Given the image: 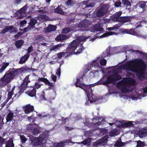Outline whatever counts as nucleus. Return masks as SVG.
<instances>
[{
  "mask_svg": "<svg viewBox=\"0 0 147 147\" xmlns=\"http://www.w3.org/2000/svg\"><path fill=\"white\" fill-rule=\"evenodd\" d=\"M61 46V44H59L56 45L52 46L51 49V51H56L58 49H60V47Z\"/></svg>",
  "mask_w": 147,
  "mask_h": 147,
  "instance_id": "obj_34",
  "label": "nucleus"
},
{
  "mask_svg": "<svg viewBox=\"0 0 147 147\" xmlns=\"http://www.w3.org/2000/svg\"><path fill=\"white\" fill-rule=\"evenodd\" d=\"M133 121H129L124 123H122L121 125L122 127H133L134 124L132 123Z\"/></svg>",
  "mask_w": 147,
  "mask_h": 147,
  "instance_id": "obj_26",
  "label": "nucleus"
},
{
  "mask_svg": "<svg viewBox=\"0 0 147 147\" xmlns=\"http://www.w3.org/2000/svg\"><path fill=\"white\" fill-rule=\"evenodd\" d=\"M108 11L107 6L106 5H103L97 11L96 16L98 17H102L107 13Z\"/></svg>",
  "mask_w": 147,
  "mask_h": 147,
  "instance_id": "obj_6",
  "label": "nucleus"
},
{
  "mask_svg": "<svg viewBox=\"0 0 147 147\" xmlns=\"http://www.w3.org/2000/svg\"><path fill=\"white\" fill-rule=\"evenodd\" d=\"M5 139L0 136V147H3V145L5 144Z\"/></svg>",
  "mask_w": 147,
  "mask_h": 147,
  "instance_id": "obj_47",
  "label": "nucleus"
},
{
  "mask_svg": "<svg viewBox=\"0 0 147 147\" xmlns=\"http://www.w3.org/2000/svg\"><path fill=\"white\" fill-rule=\"evenodd\" d=\"M93 6V3H89L88 4L85 5V7L84 8V7L83 8V9H84L86 10V8H88V7H92Z\"/></svg>",
  "mask_w": 147,
  "mask_h": 147,
  "instance_id": "obj_59",
  "label": "nucleus"
},
{
  "mask_svg": "<svg viewBox=\"0 0 147 147\" xmlns=\"http://www.w3.org/2000/svg\"><path fill=\"white\" fill-rule=\"evenodd\" d=\"M134 29H131L129 30H126V32L127 34H129L131 35H136L137 33L134 30Z\"/></svg>",
  "mask_w": 147,
  "mask_h": 147,
  "instance_id": "obj_35",
  "label": "nucleus"
},
{
  "mask_svg": "<svg viewBox=\"0 0 147 147\" xmlns=\"http://www.w3.org/2000/svg\"><path fill=\"white\" fill-rule=\"evenodd\" d=\"M67 36L63 34H60L55 38V40L58 41H61L64 40L66 38Z\"/></svg>",
  "mask_w": 147,
  "mask_h": 147,
  "instance_id": "obj_21",
  "label": "nucleus"
},
{
  "mask_svg": "<svg viewBox=\"0 0 147 147\" xmlns=\"http://www.w3.org/2000/svg\"><path fill=\"white\" fill-rule=\"evenodd\" d=\"M93 28L94 30L96 31H101L103 30V28L101 27L100 24L99 23L95 24Z\"/></svg>",
  "mask_w": 147,
  "mask_h": 147,
  "instance_id": "obj_28",
  "label": "nucleus"
},
{
  "mask_svg": "<svg viewBox=\"0 0 147 147\" xmlns=\"http://www.w3.org/2000/svg\"><path fill=\"white\" fill-rule=\"evenodd\" d=\"M57 28L56 26L54 25H49V26L46 28V31L47 32H51V31H55Z\"/></svg>",
  "mask_w": 147,
  "mask_h": 147,
  "instance_id": "obj_24",
  "label": "nucleus"
},
{
  "mask_svg": "<svg viewBox=\"0 0 147 147\" xmlns=\"http://www.w3.org/2000/svg\"><path fill=\"white\" fill-rule=\"evenodd\" d=\"M72 27H66L63 28L62 30V32L63 33L66 34L74 30V29Z\"/></svg>",
  "mask_w": 147,
  "mask_h": 147,
  "instance_id": "obj_33",
  "label": "nucleus"
},
{
  "mask_svg": "<svg viewBox=\"0 0 147 147\" xmlns=\"http://www.w3.org/2000/svg\"><path fill=\"white\" fill-rule=\"evenodd\" d=\"M125 144V142H123L121 141H117L115 143V146L116 147H121L124 146V144Z\"/></svg>",
  "mask_w": 147,
  "mask_h": 147,
  "instance_id": "obj_37",
  "label": "nucleus"
},
{
  "mask_svg": "<svg viewBox=\"0 0 147 147\" xmlns=\"http://www.w3.org/2000/svg\"><path fill=\"white\" fill-rule=\"evenodd\" d=\"M122 2L124 6L127 7H130L131 6V4L128 0H122Z\"/></svg>",
  "mask_w": 147,
  "mask_h": 147,
  "instance_id": "obj_36",
  "label": "nucleus"
},
{
  "mask_svg": "<svg viewBox=\"0 0 147 147\" xmlns=\"http://www.w3.org/2000/svg\"><path fill=\"white\" fill-rule=\"evenodd\" d=\"M20 138L22 144L25 143L28 140V139L26 138L24 135H20Z\"/></svg>",
  "mask_w": 147,
  "mask_h": 147,
  "instance_id": "obj_43",
  "label": "nucleus"
},
{
  "mask_svg": "<svg viewBox=\"0 0 147 147\" xmlns=\"http://www.w3.org/2000/svg\"><path fill=\"white\" fill-rule=\"evenodd\" d=\"M130 21V18L128 16H121L119 19V22L122 25L124 23L128 22Z\"/></svg>",
  "mask_w": 147,
  "mask_h": 147,
  "instance_id": "obj_13",
  "label": "nucleus"
},
{
  "mask_svg": "<svg viewBox=\"0 0 147 147\" xmlns=\"http://www.w3.org/2000/svg\"><path fill=\"white\" fill-rule=\"evenodd\" d=\"M113 76L114 78L115 83L116 81L120 80L122 78L121 76L118 74H116Z\"/></svg>",
  "mask_w": 147,
  "mask_h": 147,
  "instance_id": "obj_45",
  "label": "nucleus"
},
{
  "mask_svg": "<svg viewBox=\"0 0 147 147\" xmlns=\"http://www.w3.org/2000/svg\"><path fill=\"white\" fill-rule=\"evenodd\" d=\"M14 117L13 113L9 112L7 115L6 119V122L11 121Z\"/></svg>",
  "mask_w": 147,
  "mask_h": 147,
  "instance_id": "obj_22",
  "label": "nucleus"
},
{
  "mask_svg": "<svg viewBox=\"0 0 147 147\" xmlns=\"http://www.w3.org/2000/svg\"><path fill=\"white\" fill-rule=\"evenodd\" d=\"M106 81H104L103 80V78H101L100 80L97 83V85L102 84L106 86V84H105Z\"/></svg>",
  "mask_w": 147,
  "mask_h": 147,
  "instance_id": "obj_46",
  "label": "nucleus"
},
{
  "mask_svg": "<svg viewBox=\"0 0 147 147\" xmlns=\"http://www.w3.org/2000/svg\"><path fill=\"white\" fill-rule=\"evenodd\" d=\"M105 81V84H106V86H107L108 84L115 83L114 78L113 76H108Z\"/></svg>",
  "mask_w": 147,
  "mask_h": 147,
  "instance_id": "obj_14",
  "label": "nucleus"
},
{
  "mask_svg": "<svg viewBox=\"0 0 147 147\" xmlns=\"http://www.w3.org/2000/svg\"><path fill=\"white\" fill-rule=\"evenodd\" d=\"M147 3V1H140L138 2V4L140 8L142 9L143 10H144L146 6V4Z\"/></svg>",
  "mask_w": 147,
  "mask_h": 147,
  "instance_id": "obj_32",
  "label": "nucleus"
},
{
  "mask_svg": "<svg viewBox=\"0 0 147 147\" xmlns=\"http://www.w3.org/2000/svg\"><path fill=\"white\" fill-rule=\"evenodd\" d=\"M84 40V37L82 36H80L77 37L76 40H73L71 42L69 46L74 51L78 47V45L80 44V46L82 45L83 43H81Z\"/></svg>",
  "mask_w": 147,
  "mask_h": 147,
  "instance_id": "obj_3",
  "label": "nucleus"
},
{
  "mask_svg": "<svg viewBox=\"0 0 147 147\" xmlns=\"http://www.w3.org/2000/svg\"><path fill=\"white\" fill-rule=\"evenodd\" d=\"M24 42V41L23 40H18L16 42L15 45L18 48H20L23 45Z\"/></svg>",
  "mask_w": 147,
  "mask_h": 147,
  "instance_id": "obj_30",
  "label": "nucleus"
},
{
  "mask_svg": "<svg viewBox=\"0 0 147 147\" xmlns=\"http://www.w3.org/2000/svg\"><path fill=\"white\" fill-rule=\"evenodd\" d=\"M80 48L79 49H78L77 50V51L76 52H75V50L73 52V53H72L71 54H73L74 53H75L76 55H78L82 52V51L84 49V47L82 45L81 46Z\"/></svg>",
  "mask_w": 147,
  "mask_h": 147,
  "instance_id": "obj_41",
  "label": "nucleus"
},
{
  "mask_svg": "<svg viewBox=\"0 0 147 147\" xmlns=\"http://www.w3.org/2000/svg\"><path fill=\"white\" fill-rule=\"evenodd\" d=\"M13 26H6L5 28L3 29L1 32V34H5L7 32L13 30Z\"/></svg>",
  "mask_w": 147,
  "mask_h": 147,
  "instance_id": "obj_20",
  "label": "nucleus"
},
{
  "mask_svg": "<svg viewBox=\"0 0 147 147\" xmlns=\"http://www.w3.org/2000/svg\"><path fill=\"white\" fill-rule=\"evenodd\" d=\"M144 146V142L139 140L137 141V147H142Z\"/></svg>",
  "mask_w": 147,
  "mask_h": 147,
  "instance_id": "obj_50",
  "label": "nucleus"
},
{
  "mask_svg": "<svg viewBox=\"0 0 147 147\" xmlns=\"http://www.w3.org/2000/svg\"><path fill=\"white\" fill-rule=\"evenodd\" d=\"M29 56V55L27 54L21 58L20 60L19 61V63L21 64H22L25 63L27 60Z\"/></svg>",
  "mask_w": 147,
  "mask_h": 147,
  "instance_id": "obj_19",
  "label": "nucleus"
},
{
  "mask_svg": "<svg viewBox=\"0 0 147 147\" xmlns=\"http://www.w3.org/2000/svg\"><path fill=\"white\" fill-rule=\"evenodd\" d=\"M61 6H58L54 10L55 12L56 13L63 15L64 12L63 11V10L61 7Z\"/></svg>",
  "mask_w": 147,
  "mask_h": 147,
  "instance_id": "obj_29",
  "label": "nucleus"
},
{
  "mask_svg": "<svg viewBox=\"0 0 147 147\" xmlns=\"http://www.w3.org/2000/svg\"><path fill=\"white\" fill-rule=\"evenodd\" d=\"M105 138L101 139H100L93 143L94 146L95 147H97L100 146L101 144L103 143L105 140H104Z\"/></svg>",
  "mask_w": 147,
  "mask_h": 147,
  "instance_id": "obj_18",
  "label": "nucleus"
},
{
  "mask_svg": "<svg viewBox=\"0 0 147 147\" xmlns=\"http://www.w3.org/2000/svg\"><path fill=\"white\" fill-rule=\"evenodd\" d=\"M117 132L116 130H113L109 133V135L110 136H113L115 135Z\"/></svg>",
  "mask_w": 147,
  "mask_h": 147,
  "instance_id": "obj_55",
  "label": "nucleus"
},
{
  "mask_svg": "<svg viewBox=\"0 0 147 147\" xmlns=\"http://www.w3.org/2000/svg\"><path fill=\"white\" fill-rule=\"evenodd\" d=\"M41 81L44 82L46 85H48L50 87H49V89H52L54 86L52 83L50 82L47 78H40L38 80V82H39Z\"/></svg>",
  "mask_w": 147,
  "mask_h": 147,
  "instance_id": "obj_10",
  "label": "nucleus"
},
{
  "mask_svg": "<svg viewBox=\"0 0 147 147\" xmlns=\"http://www.w3.org/2000/svg\"><path fill=\"white\" fill-rule=\"evenodd\" d=\"M122 12L121 11L116 12L113 15L112 20L114 21L119 22L120 18L121 17L120 16Z\"/></svg>",
  "mask_w": 147,
  "mask_h": 147,
  "instance_id": "obj_12",
  "label": "nucleus"
},
{
  "mask_svg": "<svg viewBox=\"0 0 147 147\" xmlns=\"http://www.w3.org/2000/svg\"><path fill=\"white\" fill-rule=\"evenodd\" d=\"M92 65L94 67H98L99 65L98 63L96 61H93Z\"/></svg>",
  "mask_w": 147,
  "mask_h": 147,
  "instance_id": "obj_61",
  "label": "nucleus"
},
{
  "mask_svg": "<svg viewBox=\"0 0 147 147\" xmlns=\"http://www.w3.org/2000/svg\"><path fill=\"white\" fill-rule=\"evenodd\" d=\"M82 77L80 78H77V81L75 83V85L76 87H79L84 90L86 92H91L92 90L91 87L90 85H85L84 84L83 82L80 80Z\"/></svg>",
  "mask_w": 147,
  "mask_h": 147,
  "instance_id": "obj_4",
  "label": "nucleus"
},
{
  "mask_svg": "<svg viewBox=\"0 0 147 147\" xmlns=\"http://www.w3.org/2000/svg\"><path fill=\"white\" fill-rule=\"evenodd\" d=\"M92 89L91 92L88 91V92H86L88 100L91 103L95 102L96 100H98L97 97L92 94Z\"/></svg>",
  "mask_w": 147,
  "mask_h": 147,
  "instance_id": "obj_9",
  "label": "nucleus"
},
{
  "mask_svg": "<svg viewBox=\"0 0 147 147\" xmlns=\"http://www.w3.org/2000/svg\"><path fill=\"white\" fill-rule=\"evenodd\" d=\"M99 36V33H97L94 35V36L91 39L90 41H92V42H93L95 39L97 38Z\"/></svg>",
  "mask_w": 147,
  "mask_h": 147,
  "instance_id": "obj_64",
  "label": "nucleus"
},
{
  "mask_svg": "<svg viewBox=\"0 0 147 147\" xmlns=\"http://www.w3.org/2000/svg\"><path fill=\"white\" fill-rule=\"evenodd\" d=\"M32 134L33 135H35L39 134L40 132L39 129L36 128H34L32 131Z\"/></svg>",
  "mask_w": 147,
  "mask_h": 147,
  "instance_id": "obj_51",
  "label": "nucleus"
},
{
  "mask_svg": "<svg viewBox=\"0 0 147 147\" xmlns=\"http://www.w3.org/2000/svg\"><path fill=\"white\" fill-rule=\"evenodd\" d=\"M115 33L114 32L109 31L106 32L100 36V38L105 37L110 35H113Z\"/></svg>",
  "mask_w": 147,
  "mask_h": 147,
  "instance_id": "obj_38",
  "label": "nucleus"
},
{
  "mask_svg": "<svg viewBox=\"0 0 147 147\" xmlns=\"http://www.w3.org/2000/svg\"><path fill=\"white\" fill-rule=\"evenodd\" d=\"M70 140H65L63 142H61L58 143L56 145L55 144V147H62L64 146L63 144L66 143L70 142Z\"/></svg>",
  "mask_w": 147,
  "mask_h": 147,
  "instance_id": "obj_31",
  "label": "nucleus"
},
{
  "mask_svg": "<svg viewBox=\"0 0 147 147\" xmlns=\"http://www.w3.org/2000/svg\"><path fill=\"white\" fill-rule=\"evenodd\" d=\"M9 65V63L7 62L5 63V64L2 66L0 69V73H2L5 70L7 67Z\"/></svg>",
  "mask_w": 147,
  "mask_h": 147,
  "instance_id": "obj_42",
  "label": "nucleus"
},
{
  "mask_svg": "<svg viewBox=\"0 0 147 147\" xmlns=\"http://www.w3.org/2000/svg\"><path fill=\"white\" fill-rule=\"evenodd\" d=\"M29 76L28 75L26 76L23 81V82L21 84V85L19 87V88L20 90L18 93L19 94H21L24 91L26 90L28 87V84L30 82L29 78Z\"/></svg>",
  "mask_w": 147,
  "mask_h": 147,
  "instance_id": "obj_5",
  "label": "nucleus"
},
{
  "mask_svg": "<svg viewBox=\"0 0 147 147\" xmlns=\"http://www.w3.org/2000/svg\"><path fill=\"white\" fill-rule=\"evenodd\" d=\"M139 134L141 137H143L147 135V128L144 129L140 130L139 131Z\"/></svg>",
  "mask_w": 147,
  "mask_h": 147,
  "instance_id": "obj_25",
  "label": "nucleus"
},
{
  "mask_svg": "<svg viewBox=\"0 0 147 147\" xmlns=\"http://www.w3.org/2000/svg\"><path fill=\"white\" fill-rule=\"evenodd\" d=\"M122 25V24L120 22V23H118L117 24H115L114 25L113 27H114V29H117L118 28L120 27Z\"/></svg>",
  "mask_w": 147,
  "mask_h": 147,
  "instance_id": "obj_62",
  "label": "nucleus"
},
{
  "mask_svg": "<svg viewBox=\"0 0 147 147\" xmlns=\"http://www.w3.org/2000/svg\"><path fill=\"white\" fill-rule=\"evenodd\" d=\"M39 17L40 18L44 21L47 20L48 19V17L45 15H40Z\"/></svg>",
  "mask_w": 147,
  "mask_h": 147,
  "instance_id": "obj_53",
  "label": "nucleus"
},
{
  "mask_svg": "<svg viewBox=\"0 0 147 147\" xmlns=\"http://www.w3.org/2000/svg\"><path fill=\"white\" fill-rule=\"evenodd\" d=\"M14 93H13L11 92H8V94L7 95V98L6 99L8 101L10 100L12 98V95Z\"/></svg>",
  "mask_w": 147,
  "mask_h": 147,
  "instance_id": "obj_54",
  "label": "nucleus"
},
{
  "mask_svg": "<svg viewBox=\"0 0 147 147\" xmlns=\"http://www.w3.org/2000/svg\"><path fill=\"white\" fill-rule=\"evenodd\" d=\"M42 85V84H40L39 82H36L33 88H34L35 90L36 89H38Z\"/></svg>",
  "mask_w": 147,
  "mask_h": 147,
  "instance_id": "obj_48",
  "label": "nucleus"
},
{
  "mask_svg": "<svg viewBox=\"0 0 147 147\" xmlns=\"http://www.w3.org/2000/svg\"><path fill=\"white\" fill-rule=\"evenodd\" d=\"M26 70L25 67H22L20 68L16 69L17 74L18 75L19 74L22 73V72Z\"/></svg>",
  "mask_w": 147,
  "mask_h": 147,
  "instance_id": "obj_40",
  "label": "nucleus"
},
{
  "mask_svg": "<svg viewBox=\"0 0 147 147\" xmlns=\"http://www.w3.org/2000/svg\"><path fill=\"white\" fill-rule=\"evenodd\" d=\"M109 50H110V49L109 50L107 49L105 52H103L102 56L103 57H105L110 55V52L109 51Z\"/></svg>",
  "mask_w": 147,
  "mask_h": 147,
  "instance_id": "obj_44",
  "label": "nucleus"
},
{
  "mask_svg": "<svg viewBox=\"0 0 147 147\" xmlns=\"http://www.w3.org/2000/svg\"><path fill=\"white\" fill-rule=\"evenodd\" d=\"M37 23V20L34 18H31L29 26L32 29L35 28L34 25Z\"/></svg>",
  "mask_w": 147,
  "mask_h": 147,
  "instance_id": "obj_17",
  "label": "nucleus"
},
{
  "mask_svg": "<svg viewBox=\"0 0 147 147\" xmlns=\"http://www.w3.org/2000/svg\"><path fill=\"white\" fill-rule=\"evenodd\" d=\"M48 136V135L47 134L45 133H43L40 135L38 138H39L40 139V140L42 141V143L43 142H46Z\"/></svg>",
  "mask_w": 147,
  "mask_h": 147,
  "instance_id": "obj_23",
  "label": "nucleus"
},
{
  "mask_svg": "<svg viewBox=\"0 0 147 147\" xmlns=\"http://www.w3.org/2000/svg\"><path fill=\"white\" fill-rule=\"evenodd\" d=\"M61 65H60V67L57 70V72L56 73V74L57 75V76L58 77H59L61 75Z\"/></svg>",
  "mask_w": 147,
  "mask_h": 147,
  "instance_id": "obj_58",
  "label": "nucleus"
},
{
  "mask_svg": "<svg viewBox=\"0 0 147 147\" xmlns=\"http://www.w3.org/2000/svg\"><path fill=\"white\" fill-rule=\"evenodd\" d=\"M36 90L33 88L32 90H30L26 91L25 93L29 96L33 97L36 96Z\"/></svg>",
  "mask_w": 147,
  "mask_h": 147,
  "instance_id": "obj_15",
  "label": "nucleus"
},
{
  "mask_svg": "<svg viewBox=\"0 0 147 147\" xmlns=\"http://www.w3.org/2000/svg\"><path fill=\"white\" fill-rule=\"evenodd\" d=\"M129 69L132 72L136 73V76L139 79L145 78L144 72L146 66L144 61L141 59H136L132 64H129Z\"/></svg>",
  "mask_w": 147,
  "mask_h": 147,
  "instance_id": "obj_1",
  "label": "nucleus"
},
{
  "mask_svg": "<svg viewBox=\"0 0 147 147\" xmlns=\"http://www.w3.org/2000/svg\"><path fill=\"white\" fill-rule=\"evenodd\" d=\"M142 90L143 92V93L142 94H141L138 96L139 97L140 96L144 97L146 96V94L147 93V87H145L142 88Z\"/></svg>",
  "mask_w": 147,
  "mask_h": 147,
  "instance_id": "obj_39",
  "label": "nucleus"
},
{
  "mask_svg": "<svg viewBox=\"0 0 147 147\" xmlns=\"http://www.w3.org/2000/svg\"><path fill=\"white\" fill-rule=\"evenodd\" d=\"M90 23L91 22L90 21L85 19L80 22L78 25V27L79 28H87Z\"/></svg>",
  "mask_w": 147,
  "mask_h": 147,
  "instance_id": "obj_11",
  "label": "nucleus"
},
{
  "mask_svg": "<svg viewBox=\"0 0 147 147\" xmlns=\"http://www.w3.org/2000/svg\"><path fill=\"white\" fill-rule=\"evenodd\" d=\"M40 98L42 100H47L46 98L45 97V92H43L42 94L40 96Z\"/></svg>",
  "mask_w": 147,
  "mask_h": 147,
  "instance_id": "obj_52",
  "label": "nucleus"
},
{
  "mask_svg": "<svg viewBox=\"0 0 147 147\" xmlns=\"http://www.w3.org/2000/svg\"><path fill=\"white\" fill-rule=\"evenodd\" d=\"M105 121H106L105 119L104 118H102L101 121L97 122L96 123L97 124V125L99 126L101 124H104Z\"/></svg>",
  "mask_w": 147,
  "mask_h": 147,
  "instance_id": "obj_56",
  "label": "nucleus"
},
{
  "mask_svg": "<svg viewBox=\"0 0 147 147\" xmlns=\"http://www.w3.org/2000/svg\"><path fill=\"white\" fill-rule=\"evenodd\" d=\"M74 52V51L72 50V49L69 46L67 48L65 51L60 52L57 54V55L58 57L59 58H61L63 56L65 57H68L73 53Z\"/></svg>",
  "mask_w": 147,
  "mask_h": 147,
  "instance_id": "obj_7",
  "label": "nucleus"
},
{
  "mask_svg": "<svg viewBox=\"0 0 147 147\" xmlns=\"http://www.w3.org/2000/svg\"><path fill=\"white\" fill-rule=\"evenodd\" d=\"M18 75L16 69L13 68L9 69L0 80V86L2 87L5 86Z\"/></svg>",
  "mask_w": 147,
  "mask_h": 147,
  "instance_id": "obj_2",
  "label": "nucleus"
},
{
  "mask_svg": "<svg viewBox=\"0 0 147 147\" xmlns=\"http://www.w3.org/2000/svg\"><path fill=\"white\" fill-rule=\"evenodd\" d=\"M34 109L33 106H28L24 110V111L26 113H29L33 111Z\"/></svg>",
  "mask_w": 147,
  "mask_h": 147,
  "instance_id": "obj_27",
  "label": "nucleus"
},
{
  "mask_svg": "<svg viewBox=\"0 0 147 147\" xmlns=\"http://www.w3.org/2000/svg\"><path fill=\"white\" fill-rule=\"evenodd\" d=\"M65 130L67 131H71L74 129V128L72 127H69L68 126H65Z\"/></svg>",
  "mask_w": 147,
  "mask_h": 147,
  "instance_id": "obj_63",
  "label": "nucleus"
},
{
  "mask_svg": "<svg viewBox=\"0 0 147 147\" xmlns=\"http://www.w3.org/2000/svg\"><path fill=\"white\" fill-rule=\"evenodd\" d=\"M29 140L31 144L34 146H37L42 143V141L38 137H34L32 135L30 136Z\"/></svg>",
  "mask_w": 147,
  "mask_h": 147,
  "instance_id": "obj_8",
  "label": "nucleus"
},
{
  "mask_svg": "<svg viewBox=\"0 0 147 147\" xmlns=\"http://www.w3.org/2000/svg\"><path fill=\"white\" fill-rule=\"evenodd\" d=\"M107 63V61L105 59H103L101 60L100 61V64L102 66L106 65Z\"/></svg>",
  "mask_w": 147,
  "mask_h": 147,
  "instance_id": "obj_57",
  "label": "nucleus"
},
{
  "mask_svg": "<svg viewBox=\"0 0 147 147\" xmlns=\"http://www.w3.org/2000/svg\"><path fill=\"white\" fill-rule=\"evenodd\" d=\"M97 118H98V119H96V118H93L92 119V121L93 122L92 123L94 124V125H97V124L96 123L97 122H99V120H100L101 119V117H97Z\"/></svg>",
  "mask_w": 147,
  "mask_h": 147,
  "instance_id": "obj_49",
  "label": "nucleus"
},
{
  "mask_svg": "<svg viewBox=\"0 0 147 147\" xmlns=\"http://www.w3.org/2000/svg\"><path fill=\"white\" fill-rule=\"evenodd\" d=\"M121 84V81H119L117 84L118 87L119 88H121V90L123 93H126L127 91V89L126 86L123 85H120Z\"/></svg>",
  "mask_w": 147,
  "mask_h": 147,
  "instance_id": "obj_16",
  "label": "nucleus"
},
{
  "mask_svg": "<svg viewBox=\"0 0 147 147\" xmlns=\"http://www.w3.org/2000/svg\"><path fill=\"white\" fill-rule=\"evenodd\" d=\"M32 29L28 25L27 27L24 29L23 32H26L28 31L31 30Z\"/></svg>",
  "mask_w": 147,
  "mask_h": 147,
  "instance_id": "obj_60",
  "label": "nucleus"
}]
</instances>
